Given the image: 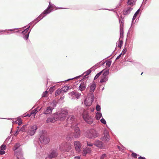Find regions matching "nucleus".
<instances>
[{
    "mask_svg": "<svg viewBox=\"0 0 159 159\" xmlns=\"http://www.w3.org/2000/svg\"><path fill=\"white\" fill-rule=\"evenodd\" d=\"M83 117L84 120L88 123L91 124L93 121V119L91 117L89 116V113L86 111H84L83 114Z\"/></svg>",
    "mask_w": 159,
    "mask_h": 159,
    "instance_id": "1",
    "label": "nucleus"
},
{
    "mask_svg": "<svg viewBox=\"0 0 159 159\" xmlns=\"http://www.w3.org/2000/svg\"><path fill=\"white\" fill-rule=\"evenodd\" d=\"M39 140L42 144H46L49 142L50 140L46 134H42L40 136Z\"/></svg>",
    "mask_w": 159,
    "mask_h": 159,
    "instance_id": "2",
    "label": "nucleus"
},
{
    "mask_svg": "<svg viewBox=\"0 0 159 159\" xmlns=\"http://www.w3.org/2000/svg\"><path fill=\"white\" fill-rule=\"evenodd\" d=\"M87 134V137L91 139L95 138L99 135L98 133L93 129L90 130L88 132Z\"/></svg>",
    "mask_w": 159,
    "mask_h": 159,
    "instance_id": "3",
    "label": "nucleus"
},
{
    "mask_svg": "<svg viewBox=\"0 0 159 159\" xmlns=\"http://www.w3.org/2000/svg\"><path fill=\"white\" fill-rule=\"evenodd\" d=\"M68 114V111L66 110H63L61 113H59L58 115V114L57 118H58V120H63L66 119Z\"/></svg>",
    "mask_w": 159,
    "mask_h": 159,
    "instance_id": "4",
    "label": "nucleus"
},
{
    "mask_svg": "<svg viewBox=\"0 0 159 159\" xmlns=\"http://www.w3.org/2000/svg\"><path fill=\"white\" fill-rule=\"evenodd\" d=\"M94 99V95L92 94H91V96H88V98L85 99V100L84 101V104L87 106H89L91 105Z\"/></svg>",
    "mask_w": 159,
    "mask_h": 159,
    "instance_id": "5",
    "label": "nucleus"
},
{
    "mask_svg": "<svg viewBox=\"0 0 159 159\" xmlns=\"http://www.w3.org/2000/svg\"><path fill=\"white\" fill-rule=\"evenodd\" d=\"M38 128L36 125L30 126L29 127L28 134L30 136H32L36 132V130Z\"/></svg>",
    "mask_w": 159,
    "mask_h": 159,
    "instance_id": "6",
    "label": "nucleus"
},
{
    "mask_svg": "<svg viewBox=\"0 0 159 159\" xmlns=\"http://www.w3.org/2000/svg\"><path fill=\"white\" fill-rule=\"evenodd\" d=\"M58 116V114L55 113L53 114L52 116L48 118L46 120L47 123L50 122H54L57 120H58V118H57Z\"/></svg>",
    "mask_w": 159,
    "mask_h": 159,
    "instance_id": "7",
    "label": "nucleus"
},
{
    "mask_svg": "<svg viewBox=\"0 0 159 159\" xmlns=\"http://www.w3.org/2000/svg\"><path fill=\"white\" fill-rule=\"evenodd\" d=\"M74 145L75 148L77 152H79L81 151V144L80 141H76L74 142Z\"/></svg>",
    "mask_w": 159,
    "mask_h": 159,
    "instance_id": "8",
    "label": "nucleus"
},
{
    "mask_svg": "<svg viewBox=\"0 0 159 159\" xmlns=\"http://www.w3.org/2000/svg\"><path fill=\"white\" fill-rule=\"evenodd\" d=\"M57 149L52 150L48 156L49 158H52L57 157Z\"/></svg>",
    "mask_w": 159,
    "mask_h": 159,
    "instance_id": "9",
    "label": "nucleus"
},
{
    "mask_svg": "<svg viewBox=\"0 0 159 159\" xmlns=\"http://www.w3.org/2000/svg\"><path fill=\"white\" fill-rule=\"evenodd\" d=\"M62 146H63L62 147L63 150H64L67 151H69L71 148V144L70 143H65L64 144H62Z\"/></svg>",
    "mask_w": 159,
    "mask_h": 159,
    "instance_id": "10",
    "label": "nucleus"
},
{
    "mask_svg": "<svg viewBox=\"0 0 159 159\" xmlns=\"http://www.w3.org/2000/svg\"><path fill=\"white\" fill-rule=\"evenodd\" d=\"M96 87V85L94 83H93L90 85V87L89 92L90 93L88 94V96H91V94H93V92L94 91Z\"/></svg>",
    "mask_w": 159,
    "mask_h": 159,
    "instance_id": "11",
    "label": "nucleus"
},
{
    "mask_svg": "<svg viewBox=\"0 0 159 159\" xmlns=\"http://www.w3.org/2000/svg\"><path fill=\"white\" fill-rule=\"evenodd\" d=\"M104 136L101 138L102 140L104 141H108L109 139V136L108 132L107 131L104 132Z\"/></svg>",
    "mask_w": 159,
    "mask_h": 159,
    "instance_id": "12",
    "label": "nucleus"
},
{
    "mask_svg": "<svg viewBox=\"0 0 159 159\" xmlns=\"http://www.w3.org/2000/svg\"><path fill=\"white\" fill-rule=\"evenodd\" d=\"M53 109V107H47L46 109L44 110L43 113L45 114H49L52 113V110Z\"/></svg>",
    "mask_w": 159,
    "mask_h": 159,
    "instance_id": "13",
    "label": "nucleus"
},
{
    "mask_svg": "<svg viewBox=\"0 0 159 159\" xmlns=\"http://www.w3.org/2000/svg\"><path fill=\"white\" fill-rule=\"evenodd\" d=\"M15 155L16 156V159H24V157L23 156V154L22 152L20 151L18 152H16L15 153Z\"/></svg>",
    "mask_w": 159,
    "mask_h": 159,
    "instance_id": "14",
    "label": "nucleus"
},
{
    "mask_svg": "<svg viewBox=\"0 0 159 159\" xmlns=\"http://www.w3.org/2000/svg\"><path fill=\"white\" fill-rule=\"evenodd\" d=\"M86 82H82L79 87V90L80 91L84 90L86 88Z\"/></svg>",
    "mask_w": 159,
    "mask_h": 159,
    "instance_id": "15",
    "label": "nucleus"
},
{
    "mask_svg": "<svg viewBox=\"0 0 159 159\" xmlns=\"http://www.w3.org/2000/svg\"><path fill=\"white\" fill-rule=\"evenodd\" d=\"M70 120L71 123L72 124V126L73 124H74V125L77 124L76 123V119L75 118L74 116H72L70 118Z\"/></svg>",
    "mask_w": 159,
    "mask_h": 159,
    "instance_id": "16",
    "label": "nucleus"
},
{
    "mask_svg": "<svg viewBox=\"0 0 159 159\" xmlns=\"http://www.w3.org/2000/svg\"><path fill=\"white\" fill-rule=\"evenodd\" d=\"M132 8L131 7H128L126 9L124 10L123 14L124 15H126L130 13V11H132Z\"/></svg>",
    "mask_w": 159,
    "mask_h": 159,
    "instance_id": "17",
    "label": "nucleus"
},
{
    "mask_svg": "<svg viewBox=\"0 0 159 159\" xmlns=\"http://www.w3.org/2000/svg\"><path fill=\"white\" fill-rule=\"evenodd\" d=\"M62 90L61 89H58L57 90L55 93V96H57L59 95L60 94H61L62 95H63L64 93L62 92Z\"/></svg>",
    "mask_w": 159,
    "mask_h": 159,
    "instance_id": "18",
    "label": "nucleus"
},
{
    "mask_svg": "<svg viewBox=\"0 0 159 159\" xmlns=\"http://www.w3.org/2000/svg\"><path fill=\"white\" fill-rule=\"evenodd\" d=\"M95 145L99 148H101L102 146V143L99 140H97L95 143Z\"/></svg>",
    "mask_w": 159,
    "mask_h": 159,
    "instance_id": "19",
    "label": "nucleus"
},
{
    "mask_svg": "<svg viewBox=\"0 0 159 159\" xmlns=\"http://www.w3.org/2000/svg\"><path fill=\"white\" fill-rule=\"evenodd\" d=\"M91 152V150L90 148H87L84 150L83 152V155L84 156H85L86 154L89 153Z\"/></svg>",
    "mask_w": 159,
    "mask_h": 159,
    "instance_id": "20",
    "label": "nucleus"
},
{
    "mask_svg": "<svg viewBox=\"0 0 159 159\" xmlns=\"http://www.w3.org/2000/svg\"><path fill=\"white\" fill-rule=\"evenodd\" d=\"M108 80V77L106 76H104L102 75L101 78V79L100 80V82L102 83L103 82H106Z\"/></svg>",
    "mask_w": 159,
    "mask_h": 159,
    "instance_id": "21",
    "label": "nucleus"
},
{
    "mask_svg": "<svg viewBox=\"0 0 159 159\" xmlns=\"http://www.w3.org/2000/svg\"><path fill=\"white\" fill-rule=\"evenodd\" d=\"M77 130H78V132L77 131V132L74 133V136L75 138L79 137L80 135V130L77 129Z\"/></svg>",
    "mask_w": 159,
    "mask_h": 159,
    "instance_id": "22",
    "label": "nucleus"
},
{
    "mask_svg": "<svg viewBox=\"0 0 159 159\" xmlns=\"http://www.w3.org/2000/svg\"><path fill=\"white\" fill-rule=\"evenodd\" d=\"M69 89L70 87L69 86H64L61 89L62 91H63L62 92L64 93V94L65 93L67 92Z\"/></svg>",
    "mask_w": 159,
    "mask_h": 159,
    "instance_id": "23",
    "label": "nucleus"
},
{
    "mask_svg": "<svg viewBox=\"0 0 159 159\" xmlns=\"http://www.w3.org/2000/svg\"><path fill=\"white\" fill-rule=\"evenodd\" d=\"M77 124L75 125H74V124H73L72 126V128L74 130V132H78V130H77V129H78V130H80V129L77 126H76Z\"/></svg>",
    "mask_w": 159,
    "mask_h": 159,
    "instance_id": "24",
    "label": "nucleus"
},
{
    "mask_svg": "<svg viewBox=\"0 0 159 159\" xmlns=\"http://www.w3.org/2000/svg\"><path fill=\"white\" fill-rule=\"evenodd\" d=\"M136 0H128L127 3L129 5H133L134 4Z\"/></svg>",
    "mask_w": 159,
    "mask_h": 159,
    "instance_id": "25",
    "label": "nucleus"
},
{
    "mask_svg": "<svg viewBox=\"0 0 159 159\" xmlns=\"http://www.w3.org/2000/svg\"><path fill=\"white\" fill-rule=\"evenodd\" d=\"M123 43V41L122 40H120V39L119 40V41L117 42V44H118V47L121 48L122 46Z\"/></svg>",
    "mask_w": 159,
    "mask_h": 159,
    "instance_id": "26",
    "label": "nucleus"
},
{
    "mask_svg": "<svg viewBox=\"0 0 159 159\" xmlns=\"http://www.w3.org/2000/svg\"><path fill=\"white\" fill-rule=\"evenodd\" d=\"M37 109H35L33 110H32L30 112V115H33L34 116H34L36 114L37 112Z\"/></svg>",
    "mask_w": 159,
    "mask_h": 159,
    "instance_id": "27",
    "label": "nucleus"
},
{
    "mask_svg": "<svg viewBox=\"0 0 159 159\" xmlns=\"http://www.w3.org/2000/svg\"><path fill=\"white\" fill-rule=\"evenodd\" d=\"M103 70V73L102 75L107 76V75H108L109 73V70Z\"/></svg>",
    "mask_w": 159,
    "mask_h": 159,
    "instance_id": "28",
    "label": "nucleus"
},
{
    "mask_svg": "<svg viewBox=\"0 0 159 159\" xmlns=\"http://www.w3.org/2000/svg\"><path fill=\"white\" fill-rule=\"evenodd\" d=\"M20 146V144L19 143H17L16 144V145H15L14 148V150L16 152L17 151H16V150Z\"/></svg>",
    "mask_w": 159,
    "mask_h": 159,
    "instance_id": "29",
    "label": "nucleus"
},
{
    "mask_svg": "<svg viewBox=\"0 0 159 159\" xmlns=\"http://www.w3.org/2000/svg\"><path fill=\"white\" fill-rule=\"evenodd\" d=\"M140 11V9H139L137 11L135 12V14H134V15L133 17V20H134L135 19L137 15L139 14Z\"/></svg>",
    "mask_w": 159,
    "mask_h": 159,
    "instance_id": "30",
    "label": "nucleus"
},
{
    "mask_svg": "<svg viewBox=\"0 0 159 159\" xmlns=\"http://www.w3.org/2000/svg\"><path fill=\"white\" fill-rule=\"evenodd\" d=\"M51 9H48V8H47L46 10H45L44 12H43V13L44 14H48L50 12H51Z\"/></svg>",
    "mask_w": 159,
    "mask_h": 159,
    "instance_id": "31",
    "label": "nucleus"
},
{
    "mask_svg": "<svg viewBox=\"0 0 159 159\" xmlns=\"http://www.w3.org/2000/svg\"><path fill=\"white\" fill-rule=\"evenodd\" d=\"M102 116V115L100 113H97L96 116V118L97 119L99 120Z\"/></svg>",
    "mask_w": 159,
    "mask_h": 159,
    "instance_id": "32",
    "label": "nucleus"
},
{
    "mask_svg": "<svg viewBox=\"0 0 159 159\" xmlns=\"http://www.w3.org/2000/svg\"><path fill=\"white\" fill-rule=\"evenodd\" d=\"M103 70H102V71H101V72H100L98 73L95 76V77H94V79H97L100 75L102 74V72H103Z\"/></svg>",
    "mask_w": 159,
    "mask_h": 159,
    "instance_id": "33",
    "label": "nucleus"
},
{
    "mask_svg": "<svg viewBox=\"0 0 159 159\" xmlns=\"http://www.w3.org/2000/svg\"><path fill=\"white\" fill-rule=\"evenodd\" d=\"M48 92L47 91H46L44 92L42 94V96L43 97H46L48 96Z\"/></svg>",
    "mask_w": 159,
    "mask_h": 159,
    "instance_id": "34",
    "label": "nucleus"
},
{
    "mask_svg": "<svg viewBox=\"0 0 159 159\" xmlns=\"http://www.w3.org/2000/svg\"><path fill=\"white\" fill-rule=\"evenodd\" d=\"M17 121L18 122V125H20L22 123V120L20 118H18L17 120Z\"/></svg>",
    "mask_w": 159,
    "mask_h": 159,
    "instance_id": "35",
    "label": "nucleus"
},
{
    "mask_svg": "<svg viewBox=\"0 0 159 159\" xmlns=\"http://www.w3.org/2000/svg\"><path fill=\"white\" fill-rule=\"evenodd\" d=\"M6 146L5 145L3 144L1 146L0 149L1 150H3L6 149Z\"/></svg>",
    "mask_w": 159,
    "mask_h": 159,
    "instance_id": "36",
    "label": "nucleus"
},
{
    "mask_svg": "<svg viewBox=\"0 0 159 159\" xmlns=\"http://www.w3.org/2000/svg\"><path fill=\"white\" fill-rule=\"evenodd\" d=\"M107 155L106 154H102L100 157V159H104V158L106 157Z\"/></svg>",
    "mask_w": 159,
    "mask_h": 159,
    "instance_id": "37",
    "label": "nucleus"
},
{
    "mask_svg": "<svg viewBox=\"0 0 159 159\" xmlns=\"http://www.w3.org/2000/svg\"><path fill=\"white\" fill-rule=\"evenodd\" d=\"M111 61H107L106 64V66L108 67H109L111 65Z\"/></svg>",
    "mask_w": 159,
    "mask_h": 159,
    "instance_id": "38",
    "label": "nucleus"
},
{
    "mask_svg": "<svg viewBox=\"0 0 159 159\" xmlns=\"http://www.w3.org/2000/svg\"><path fill=\"white\" fill-rule=\"evenodd\" d=\"M29 32H28L27 34H26L24 38L25 39H26V40H27L28 38V37H29Z\"/></svg>",
    "mask_w": 159,
    "mask_h": 159,
    "instance_id": "39",
    "label": "nucleus"
},
{
    "mask_svg": "<svg viewBox=\"0 0 159 159\" xmlns=\"http://www.w3.org/2000/svg\"><path fill=\"white\" fill-rule=\"evenodd\" d=\"M100 109L101 108L100 106L98 104L96 107V109L97 111H99L100 110Z\"/></svg>",
    "mask_w": 159,
    "mask_h": 159,
    "instance_id": "40",
    "label": "nucleus"
},
{
    "mask_svg": "<svg viewBox=\"0 0 159 159\" xmlns=\"http://www.w3.org/2000/svg\"><path fill=\"white\" fill-rule=\"evenodd\" d=\"M127 51V49L126 48H125L123 49V51H122V53H121L122 54H123V55H124V54H125V53H126Z\"/></svg>",
    "mask_w": 159,
    "mask_h": 159,
    "instance_id": "41",
    "label": "nucleus"
},
{
    "mask_svg": "<svg viewBox=\"0 0 159 159\" xmlns=\"http://www.w3.org/2000/svg\"><path fill=\"white\" fill-rule=\"evenodd\" d=\"M77 93L75 91H73L70 93V94L71 95H76L77 94Z\"/></svg>",
    "mask_w": 159,
    "mask_h": 159,
    "instance_id": "42",
    "label": "nucleus"
},
{
    "mask_svg": "<svg viewBox=\"0 0 159 159\" xmlns=\"http://www.w3.org/2000/svg\"><path fill=\"white\" fill-rule=\"evenodd\" d=\"M132 156L134 157V158H136L137 157V155L135 153H133L131 154Z\"/></svg>",
    "mask_w": 159,
    "mask_h": 159,
    "instance_id": "43",
    "label": "nucleus"
},
{
    "mask_svg": "<svg viewBox=\"0 0 159 159\" xmlns=\"http://www.w3.org/2000/svg\"><path fill=\"white\" fill-rule=\"evenodd\" d=\"M25 127H26V125H23L21 127V128L20 129V131H24L25 130Z\"/></svg>",
    "mask_w": 159,
    "mask_h": 159,
    "instance_id": "44",
    "label": "nucleus"
},
{
    "mask_svg": "<svg viewBox=\"0 0 159 159\" xmlns=\"http://www.w3.org/2000/svg\"><path fill=\"white\" fill-rule=\"evenodd\" d=\"M101 121L102 123L104 124H105L106 123V121L103 118H102L101 120Z\"/></svg>",
    "mask_w": 159,
    "mask_h": 159,
    "instance_id": "45",
    "label": "nucleus"
},
{
    "mask_svg": "<svg viewBox=\"0 0 159 159\" xmlns=\"http://www.w3.org/2000/svg\"><path fill=\"white\" fill-rule=\"evenodd\" d=\"M56 102L55 101H54L52 103V106H53L54 107H55L56 106Z\"/></svg>",
    "mask_w": 159,
    "mask_h": 159,
    "instance_id": "46",
    "label": "nucleus"
},
{
    "mask_svg": "<svg viewBox=\"0 0 159 159\" xmlns=\"http://www.w3.org/2000/svg\"><path fill=\"white\" fill-rule=\"evenodd\" d=\"M91 72V70H89L85 72V73L86 75H89V74Z\"/></svg>",
    "mask_w": 159,
    "mask_h": 159,
    "instance_id": "47",
    "label": "nucleus"
},
{
    "mask_svg": "<svg viewBox=\"0 0 159 159\" xmlns=\"http://www.w3.org/2000/svg\"><path fill=\"white\" fill-rule=\"evenodd\" d=\"M28 30V28H27L24 31H23L22 33L23 34H26V33L27 32Z\"/></svg>",
    "mask_w": 159,
    "mask_h": 159,
    "instance_id": "48",
    "label": "nucleus"
},
{
    "mask_svg": "<svg viewBox=\"0 0 159 159\" xmlns=\"http://www.w3.org/2000/svg\"><path fill=\"white\" fill-rule=\"evenodd\" d=\"M5 153V152L3 150H0V154L2 155Z\"/></svg>",
    "mask_w": 159,
    "mask_h": 159,
    "instance_id": "49",
    "label": "nucleus"
},
{
    "mask_svg": "<svg viewBox=\"0 0 159 159\" xmlns=\"http://www.w3.org/2000/svg\"><path fill=\"white\" fill-rule=\"evenodd\" d=\"M52 7V6L51 5H49L47 8L50 9Z\"/></svg>",
    "mask_w": 159,
    "mask_h": 159,
    "instance_id": "50",
    "label": "nucleus"
},
{
    "mask_svg": "<svg viewBox=\"0 0 159 159\" xmlns=\"http://www.w3.org/2000/svg\"><path fill=\"white\" fill-rule=\"evenodd\" d=\"M122 55V53H121L120 55H119L116 58V59H119L121 57V55Z\"/></svg>",
    "mask_w": 159,
    "mask_h": 159,
    "instance_id": "51",
    "label": "nucleus"
},
{
    "mask_svg": "<svg viewBox=\"0 0 159 159\" xmlns=\"http://www.w3.org/2000/svg\"><path fill=\"white\" fill-rule=\"evenodd\" d=\"M138 159H145V158L144 157H139Z\"/></svg>",
    "mask_w": 159,
    "mask_h": 159,
    "instance_id": "52",
    "label": "nucleus"
},
{
    "mask_svg": "<svg viewBox=\"0 0 159 159\" xmlns=\"http://www.w3.org/2000/svg\"><path fill=\"white\" fill-rule=\"evenodd\" d=\"M74 159H80L79 157H74Z\"/></svg>",
    "mask_w": 159,
    "mask_h": 159,
    "instance_id": "53",
    "label": "nucleus"
},
{
    "mask_svg": "<svg viewBox=\"0 0 159 159\" xmlns=\"http://www.w3.org/2000/svg\"><path fill=\"white\" fill-rule=\"evenodd\" d=\"M31 115H30V114H27V115L26 116H30Z\"/></svg>",
    "mask_w": 159,
    "mask_h": 159,
    "instance_id": "54",
    "label": "nucleus"
},
{
    "mask_svg": "<svg viewBox=\"0 0 159 159\" xmlns=\"http://www.w3.org/2000/svg\"><path fill=\"white\" fill-rule=\"evenodd\" d=\"M88 146H92V144H88Z\"/></svg>",
    "mask_w": 159,
    "mask_h": 159,
    "instance_id": "55",
    "label": "nucleus"
},
{
    "mask_svg": "<svg viewBox=\"0 0 159 159\" xmlns=\"http://www.w3.org/2000/svg\"><path fill=\"white\" fill-rule=\"evenodd\" d=\"M54 87V86H53L52 87H51L50 88V90H51Z\"/></svg>",
    "mask_w": 159,
    "mask_h": 159,
    "instance_id": "56",
    "label": "nucleus"
},
{
    "mask_svg": "<svg viewBox=\"0 0 159 159\" xmlns=\"http://www.w3.org/2000/svg\"><path fill=\"white\" fill-rule=\"evenodd\" d=\"M72 79H69V80H68L67 81H68V80H72Z\"/></svg>",
    "mask_w": 159,
    "mask_h": 159,
    "instance_id": "57",
    "label": "nucleus"
},
{
    "mask_svg": "<svg viewBox=\"0 0 159 159\" xmlns=\"http://www.w3.org/2000/svg\"><path fill=\"white\" fill-rule=\"evenodd\" d=\"M143 74V72H142L141 74V75H142Z\"/></svg>",
    "mask_w": 159,
    "mask_h": 159,
    "instance_id": "58",
    "label": "nucleus"
},
{
    "mask_svg": "<svg viewBox=\"0 0 159 159\" xmlns=\"http://www.w3.org/2000/svg\"><path fill=\"white\" fill-rule=\"evenodd\" d=\"M118 148L119 149H120V148L119 146H118Z\"/></svg>",
    "mask_w": 159,
    "mask_h": 159,
    "instance_id": "59",
    "label": "nucleus"
},
{
    "mask_svg": "<svg viewBox=\"0 0 159 159\" xmlns=\"http://www.w3.org/2000/svg\"><path fill=\"white\" fill-rule=\"evenodd\" d=\"M1 32V31H0V32Z\"/></svg>",
    "mask_w": 159,
    "mask_h": 159,
    "instance_id": "60",
    "label": "nucleus"
}]
</instances>
